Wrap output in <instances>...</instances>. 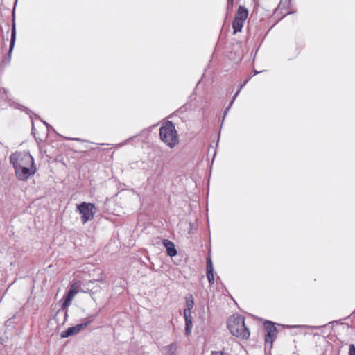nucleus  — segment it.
<instances>
[{
  "label": "nucleus",
  "instance_id": "nucleus-15",
  "mask_svg": "<svg viewBox=\"0 0 355 355\" xmlns=\"http://www.w3.org/2000/svg\"><path fill=\"white\" fill-rule=\"evenodd\" d=\"M349 355H355V346L354 344L349 345Z\"/></svg>",
  "mask_w": 355,
  "mask_h": 355
},
{
  "label": "nucleus",
  "instance_id": "nucleus-17",
  "mask_svg": "<svg viewBox=\"0 0 355 355\" xmlns=\"http://www.w3.org/2000/svg\"><path fill=\"white\" fill-rule=\"evenodd\" d=\"M247 83V81H245L243 85H241L239 89L238 90V92L236 93L235 94V97L238 95V94L240 92L241 89H242L243 86Z\"/></svg>",
  "mask_w": 355,
  "mask_h": 355
},
{
  "label": "nucleus",
  "instance_id": "nucleus-4",
  "mask_svg": "<svg viewBox=\"0 0 355 355\" xmlns=\"http://www.w3.org/2000/svg\"><path fill=\"white\" fill-rule=\"evenodd\" d=\"M248 17V9L243 6H239L232 21L233 33L234 35L242 31Z\"/></svg>",
  "mask_w": 355,
  "mask_h": 355
},
{
  "label": "nucleus",
  "instance_id": "nucleus-2",
  "mask_svg": "<svg viewBox=\"0 0 355 355\" xmlns=\"http://www.w3.org/2000/svg\"><path fill=\"white\" fill-rule=\"evenodd\" d=\"M227 327L230 333L241 340L249 338L250 332L245 326V318L239 315H233L227 320Z\"/></svg>",
  "mask_w": 355,
  "mask_h": 355
},
{
  "label": "nucleus",
  "instance_id": "nucleus-6",
  "mask_svg": "<svg viewBox=\"0 0 355 355\" xmlns=\"http://www.w3.org/2000/svg\"><path fill=\"white\" fill-rule=\"evenodd\" d=\"M265 331V343L272 347L273 342L275 340L277 336V329L275 324L270 321H265L263 323Z\"/></svg>",
  "mask_w": 355,
  "mask_h": 355
},
{
  "label": "nucleus",
  "instance_id": "nucleus-7",
  "mask_svg": "<svg viewBox=\"0 0 355 355\" xmlns=\"http://www.w3.org/2000/svg\"><path fill=\"white\" fill-rule=\"evenodd\" d=\"M79 286L77 283H74L70 286L67 293L62 299V309H67L70 305L71 300L78 292Z\"/></svg>",
  "mask_w": 355,
  "mask_h": 355
},
{
  "label": "nucleus",
  "instance_id": "nucleus-12",
  "mask_svg": "<svg viewBox=\"0 0 355 355\" xmlns=\"http://www.w3.org/2000/svg\"><path fill=\"white\" fill-rule=\"evenodd\" d=\"M164 355H176L177 344L171 343L164 347Z\"/></svg>",
  "mask_w": 355,
  "mask_h": 355
},
{
  "label": "nucleus",
  "instance_id": "nucleus-5",
  "mask_svg": "<svg viewBox=\"0 0 355 355\" xmlns=\"http://www.w3.org/2000/svg\"><path fill=\"white\" fill-rule=\"evenodd\" d=\"M77 209L81 216V222L83 225L94 219L96 209L94 204L83 202L77 205Z\"/></svg>",
  "mask_w": 355,
  "mask_h": 355
},
{
  "label": "nucleus",
  "instance_id": "nucleus-11",
  "mask_svg": "<svg viewBox=\"0 0 355 355\" xmlns=\"http://www.w3.org/2000/svg\"><path fill=\"white\" fill-rule=\"evenodd\" d=\"M184 319H185V334L187 335H189L192 329V316L190 313H186L184 314Z\"/></svg>",
  "mask_w": 355,
  "mask_h": 355
},
{
  "label": "nucleus",
  "instance_id": "nucleus-10",
  "mask_svg": "<svg viewBox=\"0 0 355 355\" xmlns=\"http://www.w3.org/2000/svg\"><path fill=\"white\" fill-rule=\"evenodd\" d=\"M163 244L166 249L167 254L168 256L173 257L177 254V250L174 243L172 241L169 240H164Z\"/></svg>",
  "mask_w": 355,
  "mask_h": 355
},
{
  "label": "nucleus",
  "instance_id": "nucleus-18",
  "mask_svg": "<svg viewBox=\"0 0 355 355\" xmlns=\"http://www.w3.org/2000/svg\"><path fill=\"white\" fill-rule=\"evenodd\" d=\"M234 0H228V1H230L231 3L233 2Z\"/></svg>",
  "mask_w": 355,
  "mask_h": 355
},
{
  "label": "nucleus",
  "instance_id": "nucleus-1",
  "mask_svg": "<svg viewBox=\"0 0 355 355\" xmlns=\"http://www.w3.org/2000/svg\"><path fill=\"white\" fill-rule=\"evenodd\" d=\"M10 162L15 170L17 178L20 180H26L36 172L33 157L28 153H15L10 156Z\"/></svg>",
  "mask_w": 355,
  "mask_h": 355
},
{
  "label": "nucleus",
  "instance_id": "nucleus-3",
  "mask_svg": "<svg viewBox=\"0 0 355 355\" xmlns=\"http://www.w3.org/2000/svg\"><path fill=\"white\" fill-rule=\"evenodd\" d=\"M161 140L169 148H174L179 143V137L174 124L167 121L159 128Z\"/></svg>",
  "mask_w": 355,
  "mask_h": 355
},
{
  "label": "nucleus",
  "instance_id": "nucleus-14",
  "mask_svg": "<svg viewBox=\"0 0 355 355\" xmlns=\"http://www.w3.org/2000/svg\"><path fill=\"white\" fill-rule=\"evenodd\" d=\"M15 40H16V28H15V24L13 23L12 28V35H11V41H10V49H9V55H10V53L13 49V47H14L15 43Z\"/></svg>",
  "mask_w": 355,
  "mask_h": 355
},
{
  "label": "nucleus",
  "instance_id": "nucleus-13",
  "mask_svg": "<svg viewBox=\"0 0 355 355\" xmlns=\"http://www.w3.org/2000/svg\"><path fill=\"white\" fill-rule=\"evenodd\" d=\"M186 306L187 308L184 311V314L186 313H190L191 314V310L194 306V301L192 295H190L189 297H187L186 299Z\"/></svg>",
  "mask_w": 355,
  "mask_h": 355
},
{
  "label": "nucleus",
  "instance_id": "nucleus-8",
  "mask_svg": "<svg viewBox=\"0 0 355 355\" xmlns=\"http://www.w3.org/2000/svg\"><path fill=\"white\" fill-rule=\"evenodd\" d=\"M90 321L86 322L85 323L77 324L74 327H69L67 329L62 332L61 337L67 338L72 335H75L79 333L83 328L86 327Z\"/></svg>",
  "mask_w": 355,
  "mask_h": 355
},
{
  "label": "nucleus",
  "instance_id": "nucleus-9",
  "mask_svg": "<svg viewBox=\"0 0 355 355\" xmlns=\"http://www.w3.org/2000/svg\"><path fill=\"white\" fill-rule=\"evenodd\" d=\"M206 270L209 283L210 285H213L214 284V267L210 257H207V259Z\"/></svg>",
  "mask_w": 355,
  "mask_h": 355
},
{
  "label": "nucleus",
  "instance_id": "nucleus-16",
  "mask_svg": "<svg viewBox=\"0 0 355 355\" xmlns=\"http://www.w3.org/2000/svg\"><path fill=\"white\" fill-rule=\"evenodd\" d=\"M211 355H224L223 352H211Z\"/></svg>",
  "mask_w": 355,
  "mask_h": 355
}]
</instances>
